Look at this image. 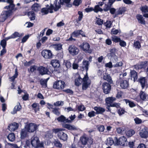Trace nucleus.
<instances>
[{
	"label": "nucleus",
	"instance_id": "nucleus-49",
	"mask_svg": "<svg viewBox=\"0 0 148 148\" xmlns=\"http://www.w3.org/2000/svg\"><path fill=\"white\" fill-rule=\"evenodd\" d=\"M63 65L66 66L67 69L70 68L71 66V64L70 61L68 60L64 61Z\"/></svg>",
	"mask_w": 148,
	"mask_h": 148
},
{
	"label": "nucleus",
	"instance_id": "nucleus-5",
	"mask_svg": "<svg viewBox=\"0 0 148 148\" xmlns=\"http://www.w3.org/2000/svg\"><path fill=\"white\" fill-rule=\"evenodd\" d=\"M58 0H55L54 1L53 4H51L49 6V9L50 10L49 13H52L53 12V10L55 12L58 11L61 7L60 4L59 2H58Z\"/></svg>",
	"mask_w": 148,
	"mask_h": 148
},
{
	"label": "nucleus",
	"instance_id": "nucleus-16",
	"mask_svg": "<svg viewBox=\"0 0 148 148\" xmlns=\"http://www.w3.org/2000/svg\"><path fill=\"white\" fill-rule=\"evenodd\" d=\"M37 126L36 124L33 123H30L26 125L25 127L29 132H33L36 131L37 128Z\"/></svg>",
	"mask_w": 148,
	"mask_h": 148
},
{
	"label": "nucleus",
	"instance_id": "nucleus-23",
	"mask_svg": "<svg viewBox=\"0 0 148 148\" xmlns=\"http://www.w3.org/2000/svg\"><path fill=\"white\" fill-rule=\"evenodd\" d=\"M57 120L60 122L71 123V121L68 119H66L63 115H61L57 119Z\"/></svg>",
	"mask_w": 148,
	"mask_h": 148
},
{
	"label": "nucleus",
	"instance_id": "nucleus-50",
	"mask_svg": "<svg viewBox=\"0 0 148 148\" xmlns=\"http://www.w3.org/2000/svg\"><path fill=\"white\" fill-rule=\"evenodd\" d=\"M97 130L100 132H103L105 129V127L103 125H98L97 126Z\"/></svg>",
	"mask_w": 148,
	"mask_h": 148
},
{
	"label": "nucleus",
	"instance_id": "nucleus-29",
	"mask_svg": "<svg viewBox=\"0 0 148 148\" xmlns=\"http://www.w3.org/2000/svg\"><path fill=\"white\" fill-rule=\"evenodd\" d=\"M116 49L115 48H113L110 50V55L112 57H113L115 60V61L118 60V57L115 54Z\"/></svg>",
	"mask_w": 148,
	"mask_h": 148
},
{
	"label": "nucleus",
	"instance_id": "nucleus-61",
	"mask_svg": "<svg viewBox=\"0 0 148 148\" xmlns=\"http://www.w3.org/2000/svg\"><path fill=\"white\" fill-rule=\"evenodd\" d=\"M0 45L3 48H5L6 45V42L4 39L2 40L0 42Z\"/></svg>",
	"mask_w": 148,
	"mask_h": 148
},
{
	"label": "nucleus",
	"instance_id": "nucleus-55",
	"mask_svg": "<svg viewBox=\"0 0 148 148\" xmlns=\"http://www.w3.org/2000/svg\"><path fill=\"white\" fill-rule=\"evenodd\" d=\"M13 38L17 37H20L23 36L22 34H20L17 32H15L14 34L12 35Z\"/></svg>",
	"mask_w": 148,
	"mask_h": 148
},
{
	"label": "nucleus",
	"instance_id": "nucleus-48",
	"mask_svg": "<svg viewBox=\"0 0 148 148\" xmlns=\"http://www.w3.org/2000/svg\"><path fill=\"white\" fill-rule=\"evenodd\" d=\"M112 6V5L110 4H105L103 10L105 12H107L110 10Z\"/></svg>",
	"mask_w": 148,
	"mask_h": 148
},
{
	"label": "nucleus",
	"instance_id": "nucleus-42",
	"mask_svg": "<svg viewBox=\"0 0 148 148\" xmlns=\"http://www.w3.org/2000/svg\"><path fill=\"white\" fill-rule=\"evenodd\" d=\"M53 143L55 146L57 147L61 148L62 147V144L58 139H55L53 141Z\"/></svg>",
	"mask_w": 148,
	"mask_h": 148
},
{
	"label": "nucleus",
	"instance_id": "nucleus-56",
	"mask_svg": "<svg viewBox=\"0 0 148 148\" xmlns=\"http://www.w3.org/2000/svg\"><path fill=\"white\" fill-rule=\"evenodd\" d=\"M134 120L136 124H139L142 123V120L138 117L134 119Z\"/></svg>",
	"mask_w": 148,
	"mask_h": 148
},
{
	"label": "nucleus",
	"instance_id": "nucleus-24",
	"mask_svg": "<svg viewBox=\"0 0 148 148\" xmlns=\"http://www.w3.org/2000/svg\"><path fill=\"white\" fill-rule=\"evenodd\" d=\"M51 64L54 68H58L60 66L59 60L56 59L52 60L51 62Z\"/></svg>",
	"mask_w": 148,
	"mask_h": 148
},
{
	"label": "nucleus",
	"instance_id": "nucleus-10",
	"mask_svg": "<svg viewBox=\"0 0 148 148\" xmlns=\"http://www.w3.org/2000/svg\"><path fill=\"white\" fill-rule=\"evenodd\" d=\"M12 12L11 11H3L0 16V21L3 22L9 16Z\"/></svg>",
	"mask_w": 148,
	"mask_h": 148
},
{
	"label": "nucleus",
	"instance_id": "nucleus-3",
	"mask_svg": "<svg viewBox=\"0 0 148 148\" xmlns=\"http://www.w3.org/2000/svg\"><path fill=\"white\" fill-rule=\"evenodd\" d=\"M52 67L51 66H48L47 67H45L42 66H40L37 68V70L38 71L39 73L41 75L47 74L49 75L51 74V72L53 71V69H51Z\"/></svg>",
	"mask_w": 148,
	"mask_h": 148
},
{
	"label": "nucleus",
	"instance_id": "nucleus-58",
	"mask_svg": "<svg viewBox=\"0 0 148 148\" xmlns=\"http://www.w3.org/2000/svg\"><path fill=\"white\" fill-rule=\"evenodd\" d=\"M78 14L79 15L78 17V21H80L82 20L83 18V13L82 11H79L78 12Z\"/></svg>",
	"mask_w": 148,
	"mask_h": 148
},
{
	"label": "nucleus",
	"instance_id": "nucleus-36",
	"mask_svg": "<svg viewBox=\"0 0 148 148\" xmlns=\"http://www.w3.org/2000/svg\"><path fill=\"white\" fill-rule=\"evenodd\" d=\"M106 144L108 145L111 146L114 143V144L115 141L114 142L113 139L111 137H109L107 138L106 142Z\"/></svg>",
	"mask_w": 148,
	"mask_h": 148
},
{
	"label": "nucleus",
	"instance_id": "nucleus-17",
	"mask_svg": "<svg viewBox=\"0 0 148 148\" xmlns=\"http://www.w3.org/2000/svg\"><path fill=\"white\" fill-rule=\"evenodd\" d=\"M6 2L10 4L8 6H6L4 7L5 9H9V11H11L12 12V10H16V9H14L15 5L13 3V1L12 0H7Z\"/></svg>",
	"mask_w": 148,
	"mask_h": 148
},
{
	"label": "nucleus",
	"instance_id": "nucleus-38",
	"mask_svg": "<svg viewBox=\"0 0 148 148\" xmlns=\"http://www.w3.org/2000/svg\"><path fill=\"white\" fill-rule=\"evenodd\" d=\"M126 10V8L125 7H120L119 8L117 12V14H122L124 13Z\"/></svg>",
	"mask_w": 148,
	"mask_h": 148
},
{
	"label": "nucleus",
	"instance_id": "nucleus-34",
	"mask_svg": "<svg viewBox=\"0 0 148 148\" xmlns=\"http://www.w3.org/2000/svg\"><path fill=\"white\" fill-rule=\"evenodd\" d=\"M28 16L31 20H34L35 19V14L34 12L32 11L28 12Z\"/></svg>",
	"mask_w": 148,
	"mask_h": 148
},
{
	"label": "nucleus",
	"instance_id": "nucleus-13",
	"mask_svg": "<svg viewBox=\"0 0 148 148\" xmlns=\"http://www.w3.org/2000/svg\"><path fill=\"white\" fill-rule=\"evenodd\" d=\"M138 81L140 84L142 89H146L147 88L148 86L146 77H140Z\"/></svg>",
	"mask_w": 148,
	"mask_h": 148
},
{
	"label": "nucleus",
	"instance_id": "nucleus-18",
	"mask_svg": "<svg viewBox=\"0 0 148 148\" xmlns=\"http://www.w3.org/2000/svg\"><path fill=\"white\" fill-rule=\"evenodd\" d=\"M120 85L122 89H127L129 86V81L126 80H121L120 82Z\"/></svg>",
	"mask_w": 148,
	"mask_h": 148
},
{
	"label": "nucleus",
	"instance_id": "nucleus-51",
	"mask_svg": "<svg viewBox=\"0 0 148 148\" xmlns=\"http://www.w3.org/2000/svg\"><path fill=\"white\" fill-rule=\"evenodd\" d=\"M135 133V132L134 130H130L127 132L126 134L127 136L131 137Z\"/></svg>",
	"mask_w": 148,
	"mask_h": 148
},
{
	"label": "nucleus",
	"instance_id": "nucleus-57",
	"mask_svg": "<svg viewBox=\"0 0 148 148\" xmlns=\"http://www.w3.org/2000/svg\"><path fill=\"white\" fill-rule=\"evenodd\" d=\"M112 23L110 21H107L106 23H104V25L107 28H110L111 27Z\"/></svg>",
	"mask_w": 148,
	"mask_h": 148
},
{
	"label": "nucleus",
	"instance_id": "nucleus-21",
	"mask_svg": "<svg viewBox=\"0 0 148 148\" xmlns=\"http://www.w3.org/2000/svg\"><path fill=\"white\" fill-rule=\"evenodd\" d=\"M62 127L70 130H77V128L74 125L67 124H63Z\"/></svg>",
	"mask_w": 148,
	"mask_h": 148
},
{
	"label": "nucleus",
	"instance_id": "nucleus-12",
	"mask_svg": "<svg viewBox=\"0 0 148 148\" xmlns=\"http://www.w3.org/2000/svg\"><path fill=\"white\" fill-rule=\"evenodd\" d=\"M110 84L107 82H103L102 84V88L103 92L105 94L109 93L111 90V86Z\"/></svg>",
	"mask_w": 148,
	"mask_h": 148
},
{
	"label": "nucleus",
	"instance_id": "nucleus-9",
	"mask_svg": "<svg viewBox=\"0 0 148 148\" xmlns=\"http://www.w3.org/2000/svg\"><path fill=\"white\" fill-rule=\"evenodd\" d=\"M68 50L69 53L73 56L77 55L79 52V49L73 45H69Z\"/></svg>",
	"mask_w": 148,
	"mask_h": 148
},
{
	"label": "nucleus",
	"instance_id": "nucleus-11",
	"mask_svg": "<svg viewBox=\"0 0 148 148\" xmlns=\"http://www.w3.org/2000/svg\"><path fill=\"white\" fill-rule=\"evenodd\" d=\"M80 47L85 53H91L92 52V50L90 49V45L87 42H84L82 44L80 45Z\"/></svg>",
	"mask_w": 148,
	"mask_h": 148
},
{
	"label": "nucleus",
	"instance_id": "nucleus-25",
	"mask_svg": "<svg viewBox=\"0 0 148 148\" xmlns=\"http://www.w3.org/2000/svg\"><path fill=\"white\" fill-rule=\"evenodd\" d=\"M103 79L107 81L108 83L110 84L113 83V81L110 75L108 73H106L103 75Z\"/></svg>",
	"mask_w": 148,
	"mask_h": 148
},
{
	"label": "nucleus",
	"instance_id": "nucleus-47",
	"mask_svg": "<svg viewBox=\"0 0 148 148\" xmlns=\"http://www.w3.org/2000/svg\"><path fill=\"white\" fill-rule=\"evenodd\" d=\"M82 2V0H74L73 3V5L75 6H79Z\"/></svg>",
	"mask_w": 148,
	"mask_h": 148
},
{
	"label": "nucleus",
	"instance_id": "nucleus-30",
	"mask_svg": "<svg viewBox=\"0 0 148 148\" xmlns=\"http://www.w3.org/2000/svg\"><path fill=\"white\" fill-rule=\"evenodd\" d=\"M82 68L83 70H85L87 72L88 69L89 62L86 60L83 61L82 62Z\"/></svg>",
	"mask_w": 148,
	"mask_h": 148
},
{
	"label": "nucleus",
	"instance_id": "nucleus-27",
	"mask_svg": "<svg viewBox=\"0 0 148 148\" xmlns=\"http://www.w3.org/2000/svg\"><path fill=\"white\" fill-rule=\"evenodd\" d=\"M72 34V35H74V37H77L80 34L82 36L84 37L85 36V35L84 34V32L81 30L75 31Z\"/></svg>",
	"mask_w": 148,
	"mask_h": 148
},
{
	"label": "nucleus",
	"instance_id": "nucleus-54",
	"mask_svg": "<svg viewBox=\"0 0 148 148\" xmlns=\"http://www.w3.org/2000/svg\"><path fill=\"white\" fill-rule=\"evenodd\" d=\"M133 46L136 48L138 49H139L141 47L140 43L138 41L134 42Z\"/></svg>",
	"mask_w": 148,
	"mask_h": 148
},
{
	"label": "nucleus",
	"instance_id": "nucleus-52",
	"mask_svg": "<svg viewBox=\"0 0 148 148\" xmlns=\"http://www.w3.org/2000/svg\"><path fill=\"white\" fill-rule=\"evenodd\" d=\"M54 48L56 50H59L62 49V45L60 44H56L53 45Z\"/></svg>",
	"mask_w": 148,
	"mask_h": 148
},
{
	"label": "nucleus",
	"instance_id": "nucleus-53",
	"mask_svg": "<svg viewBox=\"0 0 148 148\" xmlns=\"http://www.w3.org/2000/svg\"><path fill=\"white\" fill-rule=\"evenodd\" d=\"M47 80H43L40 81V84L42 85V87L46 88L47 87Z\"/></svg>",
	"mask_w": 148,
	"mask_h": 148
},
{
	"label": "nucleus",
	"instance_id": "nucleus-59",
	"mask_svg": "<svg viewBox=\"0 0 148 148\" xmlns=\"http://www.w3.org/2000/svg\"><path fill=\"white\" fill-rule=\"evenodd\" d=\"M147 64V61H145L141 62L140 64V65H141V68H146V66Z\"/></svg>",
	"mask_w": 148,
	"mask_h": 148
},
{
	"label": "nucleus",
	"instance_id": "nucleus-43",
	"mask_svg": "<svg viewBox=\"0 0 148 148\" xmlns=\"http://www.w3.org/2000/svg\"><path fill=\"white\" fill-rule=\"evenodd\" d=\"M125 130V127H122L116 128V132L119 134L122 133Z\"/></svg>",
	"mask_w": 148,
	"mask_h": 148
},
{
	"label": "nucleus",
	"instance_id": "nucleus-35",
	"mask_svg": "<svg viewBox=\"0 0 148 148\" xmlns=\"http://www.w3.org/2000/svg\"><path fill=\"white\" fill-rule=\"evenodd\" d=\"M7 138L10 141L13 142L15 140V137L14 133H11L7 136Z\"/></svg>",
	"mask_w": 148,
	"mask_h": 148
},
{
	"label": "nucleus",
	"instance_id": "nucleus-31",
	"mask_svg": "<svg viewBox=\"0 0 148 148\" xmlns=\"http://www.w3.org/2000/svg\"><path fill=\"white\" fill-rule=\"evenodd\" d=\"M40 5L37 3L34 4L32 7V10L37 12L40 10Z\"/></svg>",
	"mask_w": 148,
	"mask_h": 148
},
{
	"label": "nucleus",
	"instance_id": "nucleus-15",
	"mask_svg": "<svg viewBox=\"0 0 148 148\" xmlns=\"http://www.w3.org/2000/svg\"><path fill=\"white\" fill-rule=\"evenodd\" d=\"M139 135L141 138H146L148 136V130L146 127H145L140 130Z\"/></svg>",
	"mask_w": 148,
	"mask_h": 148
},
{
	"label": "nucleus",
	"instance_id": "nucleus-64",
	"mask_svg": "<svg viewBox=\"0 0 148 148\" xmlns=\"http://www.w3.org/2000/svg\"><path fill=\"white\" fill-rule=\"evenodd\" d=\"M123 65V63L122 62H117L113 66L114 67H119Z\"/></svg>",
	"mask_w": 148,
	"mask_h": 148
},
{
	"label": "nucleus",
	"instance_id": "nucleus-7",
	"mask_svg": "<svg viewBox=\"0 0 148 148\" xmlns=\"http://www.w3.org/2000/svg\"><path fill=\"white\" fill-rule=\"evenodd\" d=\"M115 143V145H120L121 146L124 145L127 142V139L124 136H122L118 139L116 137H114Z\"/></svg>",
	"mask_w": 148,
	"mask_h": 148
},
{
	"label": "nucleus",
	"instance_id": "nucleus-60",
	"mask_svg": "<svg viewBox=\"0 0 148 148\" xmlns=\"http://www.w3.org/2000/svg\"><path fill=\"white\" fill-rule=\"evenodd\" d=\"M30 141L29 140H27L26 141V143L25 145L24 146V147L25 148H30V145L31 143H30Z\"/></svg>",
	"mask_w": 148,
	"mask_h": 148
},
{
	"label": "nucleus",
	"instance_id": "nucleus-19",
	"mask_svg": "<svg viewBox=\"0 0 148 148\" xmlns=\"http://www.w3.org/2000/svg\"><path fill=\"white\" fill-rule=\"evenodd\" d=\"M19 126V124L16 123H13L10 124L8 127V129L10 131H14L17 129Z\"/></svg>",
	"mask_w": 148,
	"mask_h": 148
},
{
	"label": "nucleus",
	"instance_id": "nucleus-45",
	"mask_svg": "<svg viewBox=\"0 0 148 148\" xmlns=\"http://www.w3.org/2000/svg\"><path fill=\"white\" fill-rule=\"evenodd\" d=\"M94 9V11L96 13H97L99 12H102L103 11V9L101 8L99 5H96Z\"/></svg>",
	"mask_w": 148,
	"mask_h": 148
},
{
	"label": "nucleus",
	"instance_id": "nucleus-62",
	"mask_svg": "<svg viewBox=\"0 0 148 148\" xmlns=\"http://www.w3.org/2000/svg\"><path fill=\"white\" fill-rule=\"evenodd\" d=\"M85 108L83 105H80L77 107V109L79 111H82L85 110Z\"/></svg>",
	"mask_w": 148,
	"mask_h": 148
},
{
	"label": "nucleus",
	"instance_id": "nucleus-28",
	"mask_svg": "<svg viewBox=\"0 0 148 148\" xmlns=\"http://www.w3.org/2000/svg\"><path fill=\"white\" fill-rule=\"evenodd\" d=\"M136 17L138 23L143 25L145 24V21L142 15L138 14L136 16Z\"/></svg>",
	"mask_w": 148,
	"mask_h": 148
},
{
	"label": "nucleus",
	"instance_id": "nucleus-14",
	"mask_svg": "<svg viewBox=\"0 0 148 148\" xmlns=\"http://www.w3.org/2000/svg\"><path fill=\"white\" fill-rule=\"evenodd\" d=\"M42 56L46 59H49L52 57V54L49 50H43L41 52Z\"/></svg>",
	"mask_w": 148,
	"mask_h": 148
},
{
	"label": "nucleus",
	"instance_id": "nucleus-37",
	"mask_svg": "<svg viewBox=\"0 0 148 148\" xmlns=\"http://www.w3.org/2000/svg\"><path fill=\"white\" fill-rule=\"evenodd\" d=\"M139 95L140 99L143 100H145L147 95L144 92L141 91L140 92Z\"/></svg>",
	"mask_w": 148,
	"mask_h": 148
},
{
	"label": "nucleus",
	"instance_id": "nucleus-39",
	"mask_svg": "<svg viewBox=\"0 0 148 148\" xmlns=\"http://www.w3.org/2000/svg\"><path fill=\"white\" fill-rule=\"evenodd\" d=\"M80 141L82 145H86L88 142V138L85 137H82L80 138Z\"/></svg>",
	"mask_w": 148,
	"mask_h": 148
},
{
	"label": "nucleus",
	"instance_id": "nucleus-6",
	"mask_svg": "<svg viewBox=\"0 0 148 148\" xmlns=\"http://www.w3.org/2000/svg\"><path fill=\"white\" fill-rule=\"evenodd\" d=\"M31 143L32 146L35 148L41 147L43 146V144L40 143L39 138L37 136H33L32 138Z\"/></svg>",
	"mask_w": 148,
	"mask_h": 148
},
{
	"label": "nucleus",
	"instance_id": "nucleus-41",
	"mask_svg": "<svg viewBox=\"0 0 148 148\" xmlns=\"http://www.w3.org/2000/svg\"><path fill=\"white\" fill-rule=\"evenodd\" d=\"M124 101L125 102L126 104L128 103V105L131 108H133L136 106V105L133 102L129 101V100L127 99H124Z\"/></svg>",
	"mask_w": 148,
	"mask_h": 148
},
{
	"label": "nucleus",
	"instance_id": "nucleus-46",
	"mask_svg": "<svg viewBox=\"0 0 148 148\" xmlns=\"http://www.w3.org/2000/svg\"><path fill=\"white\" fill-rule=\"evenodd\" d=\"M140 9L143 12H148V6L146 5L142 6L140 8Z\"/></svg>",
	"mask_w": 148,
	"mask_h": 148
},
{
	"label": "nucleus",
	"instance_id": "nucleus-4",
	"mask_svg": "<svg viewBox=\"0 0 148 148\" xmlns=\"http://www.w3.org/2000/svg\"><path fill=\"white\" fill-rule=\"evenodd\" d=\"M115 99H116L114 97H107L105 99L106 103V105L110 106L111 107H115L116 108H119L120 107L119 103H113Z\"/></svg>",
	"mask_w": 148,
	"mask_h": 148
},
{
	"label": "nucleus",
	"instance_id": "nucleus-22",
	"mask_svg": "<svg viewBox=\"0 0 148 148\" xmlns=\"http://www.w3.org/2000/svg\"><path fill=\"white\" fill-rule=\"evenodd\" d=\"M28 132H29L25 127L22 129L20 133L21 138L23 139L26 137L28 136Z\"/></svg>",
	"mask_w": 148,
	"mask_h": 148
},
{
	"label": "nucleus",
	"instance_id": "nucleus-33",
	"mask_svg": "<svg viewBox=\"0 0 148 148\" xmlns=\"http://www.w3.org/2000/svg\"><path fill=\"white\" fill-rule=\"evenodd\" d=\"M49 5H46V8H42L41 10V12L44 13V14H47L49 12Z\"/></svg>",
	"mask_w": 148,
	"mask_h": 148
},
{
	"label": "nucleus",
	"instance_id": "nucleus-44",
	"mask_svg": "<svg viewBox=\"0 0 148 148\" xmlns=\"http://www.w3.org/2000/svg\"><path fill=\"white\" fill-rule=\"evenodd\" d=\"M53 112L55 114L58 116L60 114V112L59 111V108H53Z\"/></svg>",
	"mask_w": 148,
	"mask_h": 148
},
{
	"label": "nucleus",
	"instance_id": "nucleus-26",
	"mask_svg": "<svg viewBox=\"0 0 148 148\" xmlns=\"http://www.w3.org/2000/svg\"><path fill=\"white\" fill-rule=\"evenodd\" d=\"M130 75L132 79H133V80L134 82L137 80L138 78L137 73L135 71L131 70L130 71Z\"/></svg>",
	"mask_w": 148,
	"mask_h": 148
},
{
	"label": "nucleus",
	"instance_id": "nucleus-2",
	"mask_svg": "<svg viewBox=\"0 0 148 148\" xmlns=\"http://www.w3.org/2000/svg\"><path fill=\"white\" fill-rule=\"evenodd\" d=\"M64 130L63 128H56L53 129L52 131L55 134H58V136L60 139L65 141L67 140L68 136L66 133L63 132Z\"/></svg>",
	"mask_w": 148,
	"mask_h": 148
},
{
	"label": "nucleus",
	"instance_id": "nucleus-63",
	"mask_svg": "<svg viewBox=\"0 0 148 148\" xmlns=\"http://www.w3.org/2000/svg\"><path fill=\"white\" fill-rule=\"evenodd\" d=\"M95 114H96V112L93 111L91 112H90L88 114V116L90 117H93L95 116Z\"/></svg>",
	"mask_w": 148,
	"mask_h": 148
},
{
	"label": "nucleus",
	"instance_id": "nucleus-32",
	"mask_svg": "<svg viewBox=\"0 0 148 148\" xmlns=\"http://www.w3.org/2000/svg\"><path fill=\"white\" fill-rule=\"evenodd\" d=\"M21 108L20 103H18L14 108L13 111L11 112L12 114H16L17 111H19Z\"/></svg>",
	"mask_w": 148,
	"mask_h": 148
},
{
	"label": "nucleus",
	"instance_id": "nucleus-20",
	"mask_svg": "<svg viewBox=\"0 0 148 148\" xmlns=\"http://www.w3.org/2000/svg\"><path fill=\"white\" fill-rule=\"evenodd\" d=\"M94 109L96 111V114H102L105 111L104 108L99 106L95 107Z\"/></svg>",
	"mask_w": 148,
	"mask_h": 148
},
{
	"label": "nucleus",
	"instance_id": "nucleus-1",
	"mask_svg": "<svg viewBox=\"0 0 148 148\" xmlns=\"http://www.w3.org/2000/svg\"><path fill=\"white\" fill-rule=\"evenodd\" d=\"M82 81L83 82L82 86V89L85 90L89 87L91 84V80L88 79L87 73L85 75L83 79L80 76H78L75 80V85L77 86H79L81 84Z\"/></svg>",
	"mask_w": 148,
	"mask_h": 148
},
{
	"label": "nucleus",
	"instance_id": "nucleus-40",
	"mask_svg": "<svg viewBox=\"0 0 148 148\" xmlns=\"http://www.w3.org/2000/svg\"><path fill=\"white\" fill-rule=\"evenodd\" d=\"M112 40L115 43H118L120 41L121 38L116 36H113L111 37Z\"/></svg>",
	"mask_w": 148,
	"mask_h": 148
},
{
	"label": "nucleus",
	"instance_id": "nucleus-8",
	"mask_svg": "<svg viewBox=\"0 0 148 148\" xmlns=\"http://www.w3.org/2000/svg\"><path fill=\"white\" fill-rule=\"evenodd\" d=\"M65 86L64 82L60 80L55 82L53 84V87L55 89L60 90L63 89Z\"/></svg>",
	"mask_w": 148,
	"mask_h": 148
}]
</instances>
